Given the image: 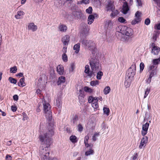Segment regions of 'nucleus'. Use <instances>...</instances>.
<instances>
[{"label":"nucleus","instance_id":"nucleus-15","mask_svg":"<svg viewBox=\"0 0 160 160\" xmlns=\"http://www.w3.org/2000/svg\"><path fill=\"white\" fill-rule=\"evenodd\" d=\"M82 42V44L87 46L88 48L92 47H94L95 45V43L91 41H88L87 40H84Z\"/></svg>","mask_w":160,"mask_h":160},{"label":"nucleus","instance_id":"nucleus-31","mask_svg":"<svg viewBox=\"0 0 160 160\" xmlns=\"http://www.w3.org/2000/svg\"><path fill=\"white\" fill-rule=\"evenodd\" d=\"M157 67H156V66L154 65L153 64H151L149 65L148 66V71H152L153 70H156Z\"/></svg>","mask_w":160,"mask_h":160},{"label":"nucleus","instance_id":"nucleus-37","mask_svg":"<svg viewBox=\"0 0 160 160\" xmlns=\"http://www.w3.org/2000/svg\"><path fill=\"white\" fill-rule=\"evenodd\" d=\"M70 139L72 143H75L77 142V139L76 137L74 135H72L70 136Z\"/></svg>","mask_w":160,"mask_h":160},{"label":"nucleus","instance_id":"nucleus-43","mask_svg":"<svg viewBox=\"0 0 160 160\" xmlns=\"http://www.w3.org/2000/svg\"><path fill=\"white\" fill-rule=\"evenodd\" d=\"M62 59L63 61L64 62H66L68 61V56L66 54H62Z\"/></svg>","mask_w":160,"mask_h":160},{"label":"nucleus","instance_id":"nucleus-18","mask_svg":"<svg viewBox=\"0 0 160 160\" xmlns=\"http://www.w3.org/2000/svg\"><path fill=\"white\" fill-rule=\"evenodd\" d=\"M129 10L127 2H124L122 10V12L124 14H126L127 13Z\"/></svg>","mask_w":160,"mask_h":160},{"label":"nucleus","instance_id":"nucleus-64","mask_svg":"<svg viewBox=\"0 0 160 160\" xmlns=\"http://www.w3.org/2000/svg\"><path fill=\"white\" fill-rule=\"evenodd\" d=\"M138 156V154L137 153H135L133 155L132 157V159L133 160H136Z\"/></svg>","mask_w":160,"mask_h":160},{"label":"nucleus","instance_id":"nucleus-34","mask_svg":"<svg viewBox=\"0 0 160 160\" xmlns=\"http://www.w3.org/2000/svg\"><path fill=\"white\" fill-rule=\"evenodd\" d=\"M103 75V73L101 71H99L97 73L96 78L98 80H100L102 78V77Z\"/></svg>","mask_w":160,"mask_h":160},{"label":"nucleus","instance_id":"nucleus-41","mask_svg":"<svg viewBox=\"0 0 160 160\" xmlns=\"http://www.w3.org/2000/svg\"><path fill=\"white\" fill-rule=\"evenodd\" d=\"M149 76L152 78L156 75L157 72L156 70H153L152 71H149Z\"/></svg>","mask_w":160,"mask_h":160},{"label":"nucleus","instance_id":"nucleus-59","mask_svg":"<svg viewBox=\"0 0 160 160\" xmlns=\"http://www.w3.org/2000/svg\"><path fill=\"white\" fill-rule=\"evenodd\" d=\"M67 46H64L62 49L63 54H66L67 52Z\"/></svg>","mask_w":160,"mask_h":160},{"label":"nucleus","instance_id":"nucleus-20","mask_svg":"<svg viewBox=\"0 0 160 160\" xmlns=\"http://www.w3.org/2000/svg\"><path fill=\"white\" fill-rule=\"evenodd\" d=\"M80 94L78 95V98L80 103L82 104L84 102V94L82 90L80 89L79 90Z\"/></svg>","mask_w":160,"mask_h":160},{"label":"nucleus","instance_id":"nucleus-38","mask_svg":"<svg viewBox=\"0 0 160 160\" xmlns=\"http://www.w3.org/2000/svg\"><path fill=\"white\" fill-rule=\"evenodd\" d=\"M141 20V19L135 17L134 19L132 21L131 23L132 25H135L140 22Z\"/></svg>","mask_w":160,"mask_h":160},{"label":"nucleus","instance_id":"nucleus-56","mask_svg":"<svg viewBox=\"0 0 160 160\" xmlns=\"http://www.w3.org/2000/svg\"><path fill=\"white\" fill-rule=\"evenodd\" d=\"M118 21L121 23H125L126 20L122 17H120L118 18Z\"/></svg>","mask_w":160,"mask_h":160},{"label":"nucleus","instance_id":"nucleus-45","mask_svg":"<svg viewBox=\"0 0 160 160\" xmlns=\"http://www.w3.org/2000/svg\"><path fill=\"white\" fill-rule=\"evenodd\" d=\"M93 150L92 149H90L89 151H87L85 152V155L86 156H88L90 155L93 154Z\"/></svg>","mask_w":160,"mask_h":160},{"label":"nucleus","instance_id":"nucleus-10","mask_svg":"<svg viewBox=\"0 0 160 160\" xmlns=\"http://www.w3.org/2000/svg\"><path fill=\"white\" fill-rule=\"evenodd\" d=\"M148 142V138L147 136L144 137L141 139L140 144L139 146V149H142L145 147Z\"/></svg>","mask_w":160,"mask_h":160},{"label":"nucleus","instance_id":"nucleus-51","mask_svg":"<svg viewBox=\"0 0 160 160\" xmlns=\"http://www.w3.org/2000/svg\"><path fill=\"white\" fill-rule=\"evenodd\" d=\"M84 91L87 92L91 93L92 92V90L88 87H85L84 88Z\"/></svg>","mask_w":160,"mask_h":160},{"label":"nucleus","instance_id":"nucleus-26","mask_svg":"<svg viewBox=\"0 0 160 160\" xmlns=\"http://www.w3.org/2000/svg\"><path fill=\"white\" fill-rule=\"evenodd\" d=\"M160 33V32L159 31L154 32L152 36V39L153 41L155 42L157 40L158 38L159 37Z\"/></svg>","mask_w":160,"mask_h":160},{"label":"nucleus","instance_id":"nucleus-40","mask_svg":"<svg viewBox=\"0 0 160 160\" xmlns=\"http://www.w3.org/2000/svg\"><path fill=\"white\" fill-rule=\"evenodd\" d=\"M17 70V68L16 66H14L13 67H11L10 68V72L11 73H15Z\"/></svg>","mask_w":160,"mask_h":160},{"label":"nucleus","instance_id":"nucleus-50","mask_svg":"<svg viewBox=\"0 0 160 160\" xmlns=\"http://www.w3.org/2000/svg\"><path fill=\"white\" fill-rule=\"evenodd\" d=\"M99 135V132H96L95 133L93 136H92V139L94 141H95L97 139V137H98Z\"/></svg>","mask_w":160,"mask_h":160},{"label":"nucleus","instance_id":"nucleus-53","mask_svg":"<svg viewBox=\"0 0 160 160\" xmlns=\"http://www.w3.org/2000/svg\"><path fill=\"white\" fill-rule=\"evenodd\" d=\"M154 28L155 30H160V22L155 24L154 26Z\"/></svg>","mask_w":160,"mask_h":160},{"label":"nucleus","instance_id":"nucleus-5","mask_svg":"<svg viewBox=\"0 0 160 160\" xmlns=\"http://www.w3.org/2000/svg\"><path fill=\"white\" fill-rule=\"evenodd\" d=\"M91 68L93 71H96L101 70V64L98 60L97 59L92 58L90 62Z\"/></svg>","mask_w":160,"mask_h":160},{"label":"nucleus","instance_id":"nucleus-49","mask_svg":"<svg viewBox=\"0 0 160 160\" xmlns=\"http://www.w3.org/2000/svg\"><path fill=\"white\" fill-rule=\"evenodd\" d=\"M8 80L11 83L15 84L17 82L16 80L11 77H10L9 78Z\"/></svg>","mask_w":160,"mask_h":160},{"label":"nucleus","instance_id":"nucleus-57","mask_svg":"<svg viewBox=\"0 0 160 160\" xmlns=\"http://www.w3.org/2000/svg\"><path fill=\"white\" fill-rule=\"evenodd\" d=\"M90 71L89 66V65H86L85 66V69L84 70V72L86 73V72H88Z\"/></svg>","mask_w":160,"mask_h":160},{"label":"nucleus","instance_id":"nucleus-14","mask_svg":"<svg viewBox=\"0 0 160 160\" xmlns=\"http://www.w3.org/2000/svg\"><path fill=\"white\" fill-rule=\"evenodd\" d=\"M149 125V123L147 122L143 125L142 131V136H144L147 133Z\"/></svg>","mask_w":160,"mask_h":160},{"label":"nucleus","instance_id":"nucleus-35","mask_svg":"<svg viewBox=\"0 0 160 160\" xmlns=\"http://www.w3.org/2000/svg\"><path fill=\"white\" fill-rule=\"evenodd\" d=\"M151 88L150 87H147L145 90L144 95V98H146L149 93Z\"/></svg>","mask_w":160,"mask_h":160},{"label":"nucleus","instance_id":"nucleus-24","mask_svg":"<svg viewBox=\"0 0 160 160\" xmlns=\"http://www.w3.org/2000/svg\"><path fill=\"white\" fill-rule=\"evenodd\" d=\"M111 11L112 12L110 14V16L112 18H114L119 13V11L115 9V8Z\"/></svg>","mask_w":160,"mask_h":160},{"label":"nucleus","instance_id":"nucleus-23","mask_svg":"<svg viewBox=\"0 0 160 160\" xmlns=\"http://www.w3.org/2000/svg\"><path fill=\"white\" fill-rule=\"evenodd\" d=\"M66 81L65 78L63 76H61L59 77L57 81V84L59 85L62 84L63 83Z\"/></svg>","mask_w":160,"mask_h":160},{"label":"nucleus","instance_id":"nucleus-29","mask_svg":"<svg viewBox=\"0 0 160 160\" xmlns=\"http://www.w3.org/2000/svg\"><path fill=\"white\" fill-rule=\"evenodd\" d=\"M132 79L125 78V81L124 82V86L126 88H128L130 87L131 85Z\"/></svg>","mask_w":160,"mask_h":160},{"label":"nucleus","instance_id":"nucleus-9","mask_svg":"<svg viewBox=\"0 0 160 160\" xmlns=\"http://www.w3.org/2000/svg\"><path fill=\"white\" fill-rule=\"evenodd\" d=\"M72 15L76 19H80L83 18L84 15L81 10L74 12Z\"/></svg>","mask_w":160,"mask_h":160},{"label":"nucleus","instance_id":"nucleus-28","mask_svg":"<svg viewBox=\"0 0 160 160\" xmlns=\"http://www.w3.org/2000/svg\"><path fill=\"white\" fill-rule=\"evenodd\" d=\"M153 1L157 4L158 10L157 11V15L158 16H160V0H153Z\"/></svg>","mask_w":160,"mask_h":160},{"label":"nucleus","instance_id":"nucleus-6","mask_svg":"<svg viewBox=\"0 0 160 160\" xmlns=\"http://www.w3.org/2000/svg\"><path fill=\"white\" fill-rule=\"evenodd\" d=\"M136 72V65L133 63L128 70L126 74V78L132 79L135 74Z\"/></svg>","mask_w":160,"mask_h":160},{"label":"nucleus","instance_id":"nucleus-61","mask_svg":"<svg viewBox=\"0 0 160 160\" xmlns=\"http://www.w3.org/2000/svg\"><path fill=\"white\" fill-rule=\"evenodd\" d=\"M152 78V77H151L150 76H149V77L146 80V83L147 84H149L151 82V81Z\"/></svg>","mask_w":160,"mask_h":160},{"label":"nucleus","instance_id":"nucleus-63","mask_svg":"<svg viewBox=\"0 0 160 160\" xmlns=\"http://www.w3.org/2000/svg\"><path fill=\"white\" fill-rule=\"evenodd\" d=\"M150 20L148 18H147L146 19L145 21V23L146 25H148L150 23Z\"/></svg>","mask_w":160,"mask_h":160},{"label":"nucleus","instance_id":"nucleus-52","mask_svg":"<svg viewBox=\"0 0 160 160\" xmlns=\"http://www.w3.org/2000/svg\"><path fill=\"white\" fill-rule=\"evenodd\" d=\"M89 3V0H82L80 1L78 3L81 4H88Z\"/></svg>","mask_w":160,"mask_h":160},{"label":"nucleus","instance_id":"nucleus-48","mask_svg":"<svg viewBox=\"0 0 160 160\" xmlns=\"http://www.w3.org/2000/svg\"><path fill=\"white\" fill-rule=\"evenodd\" d=\"M144 64L142 62H141L140 64V72H142L144 68Z\"/></svg>","mask_w":160,"mask_h":160},{"label":"nucleus","instance_id":"nucleus-7","mask_svg":"<svg viewBox=\"0 0 160 160\" xmlns=\"http://www.w3.org/2000/svg\"><path fill=\"white\" fill-rule=\"evenodd\" d=\"M113 28L112 22L111 21L108 20L105 22L104 29L107 32L111 30Z\"/></svg>","mask_w":160,"mask_h":160},{"label":"nucleus","instance_id":"nucleus-13","mask_svg":"<svg viewBox=\"0 0 160 160\" xmlns=\"http://www.w3.org/2000/svg\"><path fill=\"white\" fill-rule=\"evenodd\" d=\"M61 41L64 46H67L70 41V36L68 35L64 36L62 38Z\"/></svg>","mask_w":160,"mask_h":160},{"label":"nucleus","instance_id":"nucleus-25","mask_svg":"<svg viewBox=\"0 0 160 160\" xmlns=\"http://www.w3.org/2000/svg\"><path fill=\"white\" fill-rule=\"evenodd\" d=\"M80 43H78L74 45L73 50L75 51L76 53L78 54L79 53L80 50Z\"/></svg>","mask_w":160,"mask_h":160},{"label":"nucleus","instance_id":"nucleus-47","mask_svg":"<svg viewBox=\"0 0 160 160\" xmlns=\"http://www.w3.org/2000/svg\"><path fill=\"white\" fill-rule=\"evenodd\" d=\"M141 14L142 13L141 12L138 11L136 12L135 14V18H138L139 19H141Z\"/></svg>","mask_w":160,"mask_h":160},{"label":"nucleus","instance_id":"nucleus-54","mask_svg":"<svg viewBox=\"0 0 160 160\" xmlns=\"http://www.w3.org/2000/svg\"><path fill=\"white\" fill-rule=\"evenodd\" d=\"M92 107L94 109L95 111L97 110L98 108V105L97 103H92Z\"/></svg>","mask_w":160,"mask_h":160},{"label":"nucleus","instance_id":"nucleus-16","mask_svg":"<svg viewBox=\"0 0 160 160\" xmlns=\"http://www.w3.org/2000/svg\"><path fill=\"white\" fill-rule=\"evenodd\" d=\"M28 29L29 30L35 32L37 30L38 27L37 26L35 25L33 22H30L28 23Z\"/></svg>","mask_w":160,"mask_h":160},{"label":"nucleus","instance_id":"nucleus-11","mask_svg":"<svg viewBox=\"0 0 160 160\" xmlns=\"http://www.w3.org/2000/svg\"><path fill=\"white\" fill-rule=\"evenodd\" d=\"M152 53L154 55L158 54L160 51V48L158 46H155L154 43L152 44Z\"/></svg>","mask_w":160,"mask_h":160},{"label":"nucleus","instance_id":"nucleus-42","mask_svg":"<svg viewBox=\"0 0 160 160\" xmlns=\"http://www.w3.org/2000/svg\"><path fill=\"white\" fill-rule=\"evenodd\" d=\"M136 6L138 8H141L142 7V2L141 0H136Z\"/></svg>","mask_w":160,"mask_h":160},{"label":"nucleus","instance_id":"nucleus-12","mask_svg":"<svg viewBox=\"0 0 160 160\" xmlns=\"http://www.w3.org/2000/svg\"><path fill=\"white\" fill-rule=\"evenodd\" d=\"M54 104L58 108V109L60 110L62 108L61 97H58L54 102Z\"/></svg>","mask_w":160,"mask_h":160},{"label":"nucleus","instance_id":"nucleus-44","mask_svg":"<svg viewBox=\"0 0 160 160\" xmlns=\"http://www.w3.org/2000/svg\"><path fill=\"white\" fill-rule=\"evenodd\" d=\"M42 78H39L38 80V82L37 83V86L38 88H43L44 86L41 84Z\"/></svg>","mask_w":160,"mask_h":160},{"label":"nucleus","instance_id":"nucleus-2","mask_svg":"<svg viewBox=\"0 0 160 160\" xmlns=\"http://www.w3.org/2000/svg\"><path fill=\"white\" fill-rule=\"evenodd\" d=\"M43 106V110L44 113L46 114L45 116L48 121V123H54V120L52 119V114L51 110V107L48 102H47L45 98H43L42 100Z\"/></svg>","mask_w":160,"mask_h":160},{"label":"nucleus","instance_id":"nucleus-19","mask_svg":"<svg viewBox=\"0 0 160 160\" xmlns=\"http://www.w3.org/2000/svg\"><path fill=\"white\" fill-rule=\"evenodd\" d=\"M57 72L60 75L63 74L64 70V67L62 65H59L57 67Z\"/></svg>","mask_w":160,"mask_h":160},{"label":"nucleus","instance_id":"nucleus-60","mask_svg":"<svg viewBox=\"0 0 160 160\" xmlns=\"http://www.w3.org/2000/svg\"><path fill=\"white\" fill-rule=\"evenodd\" d=\"M93 71H89L88 72H86V73L87 74V76L89 77L90 78H91L93 74Z\"/></svg>","mask_w":160,"mask_h":160},{"label":"nucleus","instance_id":"nucleus-8","mask_svg":"<svg viewBox=\"0 0 160 160\" xmlns=\"http://www.w3.org/2000/svg\"><path fill=\"white\" fill-rule=\"evenodd\" d=\"M114 8L113 2L111 0H108L106 4L105 8L106 10L107 11H111Z\"/></svg>","mask_w":160,"mask_h":160},{"label":"nucleus","instance_id":"nucleus-21","mask_svg":"<svg viewBox=\"0 0 160 160\" xmlns=\"http://www.w3.org/2000/svg\"><path fill=\"white\" fill-rule=\"evenodd\" d=\"M24 14V12L21 11H18L17 14L15 15V18L16 19H21L23 18V16Z\"/></svg>","mask_w":160,"mask_h":160},{"label":"nucleus","instance_id":"nucleus-58","mask_svg":"<svg viewBox=\"0 0 160 160\" xmlns=\"http://www.w3.org/2000/svg\"><path fill=\"white\" fill-rule=\"evenodd\" d=\"M78 130L79 132H82L83 130V127L81 124H78Z\"/></svg>","mask_w":160,"mask_h":160},{"label":"nucleus","instance_id":"nucleus-4","mask_svg":"<svg viewBox=\"0 0 160 160\" xmlns=\"http://www.w3.org/2000/svg\"><path fill=\"white\" fill-rule=\"evenodd\" d=\"M39 153L41 160H58L56 158H48L49 154V150L47 148L44 149L42 147H41L40 148Z\"/></svg>","mask_w":160,"mask_h":160},{"label":"nucleus","instance_id":"nucleus-32","mask_svg":"<svg viewBox=\"0 0 160 160\" xmlns=\"http://www.w3.org/2000/svg\"><path fill=\"white\" fill-rule=\"evenodd\" d=\"M99 82L98 80L91 81L90 82V85L92 87L96 86L99 84Z\"/></svg>","mask_w":160,"mask_h":160},{"label":"nucleus","instance_id":"nucleus-46","mask_svg":"<svg viewBox=\"0 0 160 160\" xmlns=\"http://www.w3.org/2000/svg\"><path fill=\"white\" fill-rule=\"evenodd\" d=\"M75 68V66L74 63H72L70 65V67L69 68V71L70 72H73Z\"/></svg>","mask_w":160,"mask_h":160},{"label":"nucleus","instance_id":"nucleus-17","mask_svg":"<svg viewBox=\"0 0 160 160\" xmlns=\"http://www.w3.org/2000/svg\"><path fill=\"white\" fill-rule=\"evenodd\" d=\"M58 28L59 31L62 32H66L68 28L66 25L60 23L58 25Z\"/></svg>","mask_w":160,"mask_h":160},{"label":"nucleus","instance_id":"nucleus-30","mask_svg":"<svg viewBox=\"0 0 160 160\" xmlns=\"http://www.w3.org/2000/svg\"><path fill=\"white\" fill-rule=\"evenodd\" d=\"M18 86L20 87H24L25 86L26 84L24 82V77L20 80L19 81L18 83Z\"/></svg>","mask_w":160,"mask_h":160},{"label":"nucleus","instance_id":"nucleus-39","mask_svg":"<svg viewBox=\"0 0 160 160\" xmlns=\"http://www.w3.org/2000/svg\"><path fill=\"white\" fill-rule=\"evenodd\" d=\"M103 110L104 114H105L107 116L109 115L110 110L108 108L104 107H103Z\"/></svg>","mask_w":160,"mask_h":160},{"label":"nucleus","instance_id":"nucleus-33","mask_svg":"<svg viewBox=\"0 0 160 160\" xmlns=\"http://www.w3.org/2000/svg\"><path fill=\"white\" fill-rule=\"evenodd\" d=\"M152 62L155 66L156 65H158V64L160 63V57L158 59H153Z\"/></svg>","mask_w":160,"mask_h":160},{"label":"nucleus","instance_id":"nucleus-1","mask_svg":"<svg viewBox=\"0 0 160 160\" xmlns=\"http://www.w3.org/2000/svg\"><path fill=\"white\" fill-rule=\"evenodd\" d=\"M49 124V126L48 130L47 131L43 130L40 131V134L39 136V140L41 142V145L43 144H46V147L44 148H43L44 149L47 148L48 149V147L51 144V138L50 137L54 135V124L50 123ZM41 147H43L41 146Z\"/></svg>","mask_w":160,"mask_h":160},{"label":"nucleus","instance_id":"nucleus-36","mask_svg":"<svg viewBox=\"0 0 160 160\" xmlns=\"http://www.w3.org/2000/svg\"><path fill=\"white\" fill-rule=\"evenodd\" d=\"M111 91V89L109 87L107 86L105 87L103 90V92L105 95L109 93Z\"/></svg>","mask_w":160,"mask_h":160},{"label":"nucleus","instance_id":"nucleus-22","mask_svg":"<svg viewBox=\"0 0 160 160\" xmlns=\"http://www.w3.org/2000/svg\"><path fill=\"white\" fill-rule=\"evenodd\" d=\"M88 102L89 103H98V99L97 97L90 96L88 98Z\"/></svg>","mask_w":160,"mask_h":160},{"label":"nucleus","instance_id":"nucleus-55","mask_svg":"<svg viewBox=\"0 0 160 160\" xmlns=\"http://www.w3.org/2000/svg\"><path fill=\"white\" fill-rule=\"evenodd\" d=\"M92 7H89L88 8L86 9V12L88 14H91L92 13Z\"/></svg>","mask_w":160,"mask_h":160},{"label":"nucleus","instance_id":"nucleus-27","mask_svg":"<svg viewBox=\"0 0 160 160\" xmlns=\"http://www.w3.org/2000/svg\"><path fill=\"white\" fill-rule=\"evenodd\" d=\"M95 19L94 16L92 15H90L88 19V24H91L93 22Z\"/></svg>","mask_w":160,"mask_h":160},{"label":"nucleus","instance_id":"nucleus-3","mask_svg":"<svg viewBox=\"0 0 160 160\" xmlns=\"http://www.w3.org/2000/svg\"><path fill=\"white\" fill-rule=\"evenodd\" d=\"M116 30L117 32L128 36H130L132 35V30L126 26H120L116 28Z\"/></svg>","mask_w":160,"mask_h":160},{"label":"nucleus","instance_id":"nucleus-62","mask_svg":"<svg viewBox=\"0 0 160 160\" xmlns=\"http://www.w3.org/2000/svg\"><path fill=\"white\" fill-rule=\"evenodd\" d=\"M11 108L13 112H16L17 110V107L15 105L12 106L11 107Z\"/></svg>","mask_w":160,"mask_h":160}]
</instances>
